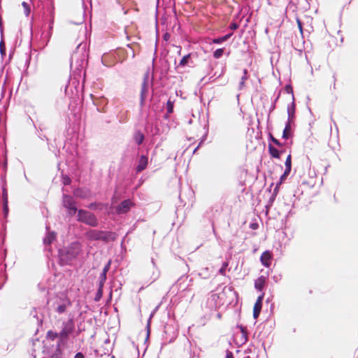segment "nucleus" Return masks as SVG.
<instances>
[{"label":"nucleus","instance_id":"obj_1","mask_svg":"<svg viewBox=\"0 0 358 358\" xmlns=\"http://www.w3.org/2000/svg\"><path fill=\"white\" fill-rule=\"evenodd\" d=\"M78 220L90 225L94 226L97 224L95 217L89 212L80 210L78 212Z\"/></svg>","mask_w":358,"mask_h":358},{"label":"nucleus","instance_id":"obj_2","mask_svg":"<svg viewBox=\"0 0 358 358\" xmlns=\"http://www.w3.org/2000/svg\"><path fill=\"white\" fill-rule=\"evenodd\" d=\"M272 255L269 251H265L262 253L260 261L266 267L270 266L271 264Z\"/></svg>","mask_w":358,"mask_h":358},{"label":"nucleus","instance_id":"obj_3","mask_svg":"<svg viewBox=\"0 0 358 358\" xmlns=\"http://www.w3.org/2000/svg\"><path fill=\"white\" fill-rule=\"evenodd\" d=\"M263 298H264L263 294L259 296L254 306L253 316L255 319L258 317V316L261 312Z\"/></svg>","mask_w":358,"mask_h":358},{"label":"nucleus","instance_id":"obj_4","mask_svg":"<svg viewBox=\"0 0 358 358\" xmlns=\"http://www.w3.org/2000/svg\"><path fill=\"white\" fill-rule=\"evenodd\" d=\"M64 204L69 209V213L71 215L76 213V208L74 206L73 201L71 197L65 196L64 199Z\"/></svg>","mask_w":358,"mask_h":358},{"label":"nucleus","instance_id":"obj_5","mask_svg":"<svg viewBox=\"0 0 358 358\" xmlns=\"http://www.w3.org/2000/svg\"><path fill=\"white\" fill-rule=\"evenodd\" d=\"M288 136H282V138L280 140L274 138L273 136H270V143L274 145V146L276 145L278 147H281L286 143Z\"/></svg>","mask_w":358,"mask_h":358},{"label":"nucleus","instance_id":"obj_6","mask_svg":"<svg viewBox=\"0 0 358 358\" xmlns=\"http://www.w3.org/2000/svg\"><path fill=\"white\" fill-rule=\"evenodd\" d=\"M132 206V203L129 201L126 200L121 203V204L118 206L117 210L119 213H126L129 210L130 207Z\"/></svg>","mask_w":358,"mask_h":358},{"label":"nucleus","instance_id":"obj_7","mask_svg":"<svg viewBox=\"0 0 358 358\" xmlns=\"http://www.w3.org/2000/svg\"><path fill=\"white\" fill-rule=\"evenodd\" d=\"M147 164H148V158L144 156H142L140 158V159L138 161V166L136 167L137 171L140 172V171H143V169H145V167L147 166Z\"/></svg>","mask_w":358,"mask_h":358},{"label":"nucleus","instance_id":"obj_8","mask_svg":"<svg viewBox=\"0 0 358 358\" xmlns=\"http://www.w3.org/2000/svg\"><path fill=\"white\" fill-rule=\"evenodd\" d=\"M268 148H269V152H270V154L273 157H275V158H279L280 157V154H279V151L278 150V149L274 146V145H273L272 143H269V145H268Z\"/></svg>","mask_w":358,"mask_h":358},{"label":"nucleus","instance_id":"obj_9","mask_svg":"<svg viewBox=\"0 0 358 358\" xmlns=\"http://www.w3.org/2000/svg\"><path fill=\"white\" fill-rule=\"evenodd\" d=\"M264 282H265L264 277H263V276L259 277V278H257L256 280L255 286L257 289L261 290L264 285Z\"/></svg>","mask_w":358,"mask_h":358},{"label":"nucleus","instance_id":"obj_10","mask_svg":"<svg viewBox=\"0 0 358 358\" xmlns=\"http://www.w3.org/2000/svg\"><path fill=\"white\" fill-rule=\"evenodd\" d=\"M55 238V234L52 232V233H49L46 237L44 239V242L46 243V244H50L52 241Z\"/></svg>","mask_w":358,"mask_h":358},{"label":"nucleus","instance_id":"obj_11","mask_svg":"<svg viewBox=\"0 0 358 358\" xmlns=\"http://www.w3.org/2000/svg\"><path fill=\"white\" fill-rule=\"evenodd\" d=\"M229 37V35H226L223 37H221V38H215L213 40V43H222L224 41H225Z\"/></svg>","mask_w":358,"mask_h":358},{"label":"nucleus","instance_id":"obj_12","mask_svg":"<svg viewBox=\"0 0 358 358\" xmlns=\"http://www.w3.org/2000/svg\"><path fill=\"white\" fill-rule=\"evenodd\" d=\"M223 49L219 48L214 52L213 55L215 58H220L223 55Z\"/></svg>","mask_w":358,"mask_h":358},{"label":"nucleus","instance_id":"obj_13","mask_svg":"<svg viewBox=\"0 0 358 358\" xmlns=\"http://www.w3.org/2000/svg\"><path fill=\"white\" fill-rule=\"evenodd\" d=\"M22 5L24 9L25 15H28L30 13V8H29V5L26 2H23Z\"/></svg>","mask_w":358,"mask_h":358},{"label":"nucleus","instance_id":"obj_14","mask_svg":"<svg viewBox=\"0 0 358 358\" xmlns=\"http://www.w3.org/2000/svg\"><path fill=\"white\" fill-rule=\"evenodd\" d=\"M146 92H147V87H146L145 84H144L142 87V90H141V101H143V100L145 97Z\"/></svg>","mask_w":358,"mask_h":358},{"label":"nucleus","instance_id":"obj_15","mask_svg":"<svg viewBox=\"0 0 358 358\" xmlns=\"http://www.w3.org/2000/svg\"><path fill=\"white\" fill-rule=\"evenodd\" d=\"M189 58V55H186V56L183 57L182 58V59L180 60V65L185 66L187 63Z\"/></svg>","mask_w":358,"mask_h":358},{"label":"nucleus","instance_id":"obj_16","mask_svg":"<svg viewBox=\"0 0 358 358\" xmlns=\"http://www.w3.org/2000/svg\"><path fill=\"white\" fill-rule=\"evenodd\" d=\"M292 161H291V155H288L285 161V166L286 168H291Z\"/></svg>","mask_w":358,"mask_h":358},{"label":"nucleus","instance_id":"obj_17","mask_svg":"<svg viewBox=\"0 0 358 358\" xmlns=\"http://www.w3.org/2000/svg\"><path fill=\"white\" fill-rule=\"evenodd\" d=\"M292 131L290 129V124H287L286 126V127L284 129V131H283V134H288L289 133H290Z\"/></svg>","mask_w":358,"mask_h":358},{"label":"nucleus","instance_id":"obj_18","mask_svg":"<svg viewBox=\"0 0 358 358\" xmlns=\"http://www.w3.org/2000/svg\"><path fill=\"white\" fill-rule=\"evenodd\" d=\"M296 22H297L298 27H299V29L300 30V32L302 33L303 32V28H302L301 22L300 21L299 19H297Z\"/></svg>","mask_w":358,"mask_h":358},{"label":"nucleus","instance_id":"obj_19","mask_svg":"<svg viewBox=\"0 0 358 358\" xmlns=\"http://www.w3.org/2000/svg\"><path fill=\"white\" fill-rule=\"evenodd\" d=\"M167 105H168V111H169V113H172V111H173V104H172V103L170 102V101H168Z\"/></svg>","mask_w":358,"mask_h":358},{"label":"nucleus","instance_id":"obj_20","mask_svg":"<svg viewBox=\"0 0 358 358\" xmlns=\"http://www.w3.org/2000/svg\"><path fill=\"white\" fill-rule=\"evenodd\" d=\"M74 358H84V355L81 352H78Z\"/></svg>","mask_w":358,"mask_h":358},{"label":"nucleus","instance_id":"obj_21","mask_svg":"<svg viewBox=\"0 0 358 358\" xmlns=\"http://www.w3.org/2000/svg\"><path fill=\"white\" fill-rule=\"evenodd\" d=\"M138 143H141L143 141V136H138V138L136 140Z\"/></svg>","mask_w":358,"mask_h":358},{"label":"nucleus","instance_id":"obj_22","mask_svg":"<svg viewBox=\"0 0 358 358\" xmlns=\"http://www.w3.org/2000/svg\"><path fill=\"white\" fill-rule=\"evenodd\" d=\"M290 171H291V168H286L284 174L287 176L289 175Z\"/></svg>","mask_w":358,"mask_h":358},{"label":"nucleus","instance_id":"obj_23","mask_svg":"<svg viewBox=\"0 0 358 358\" xmlns=\"http://www.w3.org/2000/svg\"><path fill=\"white\" fill-rule=\"evenodd\" d=\"M226 358H234L231 352H227Z\"/></svg>","mask_w":358,"mask_h":358},{"label":"nucleus","instance_id":"obj_24","mask_svg":"<svg viewBox=\"0 0 358 358\" xmlns=\"http://www.w3.org/2000/svg\"><path fill=\"white\" fill-rule=\"evenodd\" d=\"M63 310H64V308H63L62 306H59V307L58 308V311H59V312H60V313H61V312H62Z\"/></svg>","mask_w":358,"mask_h":358},{"label":"nucleus","instance_id":"obj_25","mask_svg":"<svg viewBox=\"0 0 358 358\" xmlns=\"http://www.w3.org/2000/svg\"><path fill=\"white\" fill-rule=\"evenodd\" d=\"M286 177L287 176L283 173V175L281 176V180L285 179Z\"/></svg>","mask_w":358,"mask_h":358},{"label":"nucleus","instance_id":"obj_26","mask_svg":"<svg viewBox=\"0 0 358 358\" xmlns=\"http://www.w3.org/2000/svg\"><path fill=\"white\" fill-rule=\"evenodd\" d=\"M69 179L66 180L65 183L66 184L69 183Z\"/></svg>","mask_w":358,"mask_h":358},{"label":"nucleus","instance_id":"obj_27","mask_svg":"<svg viewBox=\"0 0 358 358\" xmlns=\"http://www.w3.org/2000/svg\"><path fill=\"white\" fill-rule=\"evenodd\" d=\"M246 358H249V357H246Z\"/></svg>","mask_w":358,"mask_h":358}]
</instances>
